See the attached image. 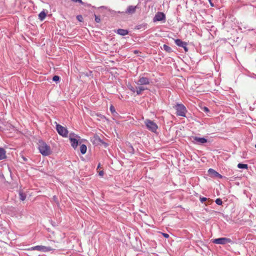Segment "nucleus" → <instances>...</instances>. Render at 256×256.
<instances>
[{
    "label": "nucleus",
    "mask_w": 256,
    "mask_h": 256,
    "mask_svg": "<svg viewBox=\"0 0 256 256\" xmlns=\"http://www.w3.org/2000/svg\"><path fill=\"white\" fill-rule=\"evenodd\" d=\"M38 149L43 156H48L52 153L50 146L42 140H39Z\"/></svg>",
    "instance_id": "obj_1"
},
{
    "label": "nucleus",
    "mask_w": 256,
    "mask_h": 256,
    "mask_svg": "<svg viewBox=\"0 0 256 256\" xmlns=\"http://www.w3.org/2000/svg\"><path fill=\"white\" fill-rule=\"evenodd\" d=\"M144 124L148 130L152 132H156L158 129V126L154 121L149 119H146L144 120Z\"/></svg>",
    "instance_id": "obj_2"
},
{
    "label": "nucleus",
    "mask_w": 256,
    "mask_h": 256,
    "mask_svg": "<svg viewBox=\"0 0 256 256\" xmlns=\"http://www.w3.org/2000/svg\"><path fill=\"white\" fill-rule=\"evenodd\" d=\"M176 110V115L183 117H186V114L187 110L185 106L182 104H177L175 106Z\"/></svg>",
    "instance_id": "obj_3"
},
{
    "label": "nucleus",
    "mask_w": 256,
    "mask_h": 256,
    "mask_svg": "<svg viewBox=\"0 0 256 256\" xmlns=\"http://www.w3.org/2000/svg\"><path fill=\"white\" fill-rule=\"evenodd\" d=\"M80 138V136H78L77 135H76L74 133H70V134L69 139L70 142L71 146L74 149H76L78 144V140L76 138Z\"/></svg>",
    "instance_id": "obj_4"
},
{
    "label": "nucleus",
    "mask_w": 256,
    "mask_h": 256,
    "mask_svg": "<svg viewBox=\"0 0 256 256\" xmlns=\"http://www.w3.org/2000/svg\"><path fill=\"white\" fill-rule=\"evenodd\" d=\"M30 250H38L42 252H48L52 250H54V249L52 248L50 246H36L32 247Z\"/></svg>",
    "instance_id": "obj_5"
},
{
    "label": "nucleus",
    "mask_w": 256,
    "mask_h": 256,
    "mask_svg": "<svg viewBox=\"0 0 256 256\" xmlns=\"http://www.w3.org/2000/svg\"><path fill=\"white\" fill-rule=\"evenodd\" d=\"M56 130L60 135L64 138L68 136V130L66 128L59 124H56Z\"/></svg>",
    "instance_id": "obj_6"
},
{
    "label": "nucleus",
    "mask_w": 256,
    "mask_h": 256,
    "mask_svg": "<svg viewBox=\"0 0 256 256\" xmlns=\"http://www.w3.org/2000/svg\"><path fill=\"white\" fill-rule=\"evenodd\" d=\"M232 241L230 238H220L213 240L212 242L218 244H225L228 243H232Z\"/></svg>",
    "instance_id": "obj_7"
},
{
    "label": "nucleus",
    "mask_w": 256,
    "mask_h": 256,
    "mask_svg": "<svg viewBox=\"0 0 256 256\" xmlns=\"http://www.w3.org/2000/svg\"><path fill=\"white\" fill-rule=\"evenodd\" d=\"M192 142L195 144H202L204 143H206L208 142V140L204 138H199L198 136H192L191 138Z\"/></svg>",
    "instance_id": "obj_8"
},
{
    "label": "nucleus",
    "mask_w": 256,
    "mask_h": 256,
    "mask_svg": "<svg viewBox=\"0 0 256 256\" xmlns=\"http://www.w3.org/2000/svg\"><path fill=\"white\" fill-rule=\"evenodd\" d=\"M150 83V80L148 78L144 76H140L138 80L136 82L138 85H148Z\"/></svg>",
    "instance_id": "obj_9"
},
{
    "label": "nucleus",
    "mask_w": 256,
    "mask_h": 256,
    "mask_svg": "<svg viewBox=\"0 0 256 256\" xmlns=\"http://www.w3.org/2000/svg\"><path fill=\"white\" fill-rule=\"evenodd\" d=\"M91 142L93 143V144H104L106 147L108 146V144L104 142V140H102L98 135L94 136L91 140Z\"/></svg>",
    "instance_id": "obj_10"
},
{
    "label": "nucleus",
    "mask_w": 256,
    "mask_h": 256,
    "mask_svg": "<svg viewBox=\"0 0 256 256\" xmlns=\"http://www.w3.org/2000/svg\"><path fill=\"white\" fill-rule=\"evenodd\" d=\"M175 44L178 46L184 48L185 52L188 51V48L187 47V43L185 42L182 41L180 39H176L174 40Z\"/></svg>",
    "instance_id": "obj_11"
},
{
    "label": "nucleus",
    "mask_w": 256,
    "mask_h": 256,
    "mask_svg": "<svg viewBox=\"0 0 256 256\" xmlns=\"http://www.w3.org/2000/svg\"><path fill=\"white\" fill-rule=\"evenodd\" d=\"M166 19L165 14L162 12H157L154 18V22L162 21Z\"/></svg>",
    "instance_id": "obj_12"
},
{
    "label": "nucleus",
    "mask_w": 256,
    "mask_h": 256,
    "mask_svg": "<svg viewBox=\"0 0 256 256\" xmlns=\"http://www.w3.org/2000/svg\"><path fill=\"white\" fill-rule=\"evenodd\" d=\"M138 8V6H129L126 11V13L129 14H134L136 12V10Z\"/></svg>",
    "instance_id": "obj_13"
},
{
    "label": "nucleus",
    "mask_w": 256,
    "mask_h": 256,
    "mask_svg": "<svg viewBox=\"0 0 256 256\" xmlns=\"http://www.w3.org/2000/svg\"><path fill=\"white\" fill-rule=\"evenodd\" d=\"M208 174L212 176L222 178V176L212 168L208 170Z\"/></svg>",
    "instance_id": "obj_14"
},
{
    "label": "nucleus",
    "mask_w": 256,
    "mask_h": 256,
    "mask_svg": "<svg viewBox=\"0 0 256 256\" xmlns=\"http://www.w3.org/2000/svg\"><path fill=\"white\" fill-rule=\"evenodd\" d=\"M147 89V88H144V86H140L136 88V92L137 95H140L142 93V92Z\"/></svg>",
    "instance_id": "obj_15"
},
{
    "label": "nucleus",
    "mask_w": 256,
    "mask_h": 256,
    "mask_svg": "<svg viewBox=\"0 0 256 256\" xmlns=\"http://www.w3.org/2000/svg\"><path fill=\"white\" fill-rule=\"evenodd\" d=\"M117 34L122 36H124L128 34V31L127 30L118 29L117 30Z\"/></svg>",
    "instance_id": "obj_16"
},
{
    "label": "nucleus",
    "mask_w": 256,
    "mask_h": 256,
    "mask_svg": "<svg viewBox=\"0 0 256 256\" xmlns=\"http://www.w3.org/2000/svg\"><path fill=\"white\" fill-rule=\"evenodd\" d=\"M6 150L2 148H0V160L4 159L6 158Z\"/></svg>",
    "instance_id": "obj_17"
},
{
    "label": "nucleus",
    "mask_w": 256,
    "mask_h": 256,
    "mask_svg": "<svg viewBox=\"0 0 256 256\" xmlns=\"http://www.w3.org/2000/svg\"><path fill=\"white\" fill-rule=\"evenodd\" d=\"M86 150H87V147H86V146L85 144H82L80 145V152L82 154H85L86 153Z\"/></svg>",
    "instance_id": "obj_18"
},
{
    "label": "nucleus",
    "mask_w": 256,
    "mask_h": 256,
    "mask_svg": "<svg viewBox=\"0 0 256 256\" xmlns=\"http://www.w3.org/2000/svg\"><path fill=\"white\" fill-rule=\"evenodd\" d=\"M46 16V14L44 11L41 12L38 14V18L40 20H43Z\"/></svg>",
    "instance_id": "obj_19"
},
{
    "label": "nucleus",
    "mask_w": 256,
    "mask_h": 256,
    "mask_svg": "<svg viewBox=\"0 0 256 256\" xmlns=\"http://www.w3.org/2000/svg\"><path fill=\"white\" fill-rule=\"evenodd\" d=\"M146 28V24H144L138 25L136 26V28L137 30L142 29L144 30Z\"/></svg>",
    "instance_id": "obj_20"
},
{
    "label": "nucleus",
    "mask_w": 256,
    "mask_h": 256,
    "mask_svg": "<svg viewBox=\"0 0 256 256\" xmlns=\"http://www.w3.org/2000/svg\"><path fill=\"white\" fill-rule=\"evenodd\" d=\"M20 198L21 200L24 201L26 200V194L22 192H19Z\"/></svg>",
    "instance_id": "obj_21"
},
{
    "label": "nucleus",
    "mask_w": 256,
    "mask_h": 256,
    "mask_svg": "<svg viewBox=\"0 0 256 256\" xmlns=\"http://www.w3.org/2000/svg\"><path fill=\"white\" fill-rule=\"evenodd\" d=\"M238 167L239 168L247 169L248 168V165L246 164L240 163L238 164Z\"/></svg>",
    "instance_id": "obj_22"
},
{
    "label": "nucleus",
    "mask_w": 256,
    "mask_h": 256,
    "mask_svg": "<svg viewBox=\"0 0 256 256\" xmlns=\"http://www.w3.org/2000/svg\"><path fill=\"white\" fill-rule=\"evenodd\" d=\"M163 48L164 50L168 52H172L171 48L166 44H164Z\"/></svg>",
    "instance_id": "obj_23"
},
{
    "label": "nucleus",
    "mask_w": 256,
    "mask_h": 256,
    "mask_svg": "<svg viewBox=\"0 0 256 256\" xmlns=\"http://www.w3.org/2000/svg\"><path fill=\"white\" fill-rule=\"evenodd\" d=\"M128 88L133 92H136V88L130 84L127 85Z\"/></svg>",
    "instance_id": "obj_24"
},
{
    "label": "nucleus",
    "mask_w": 256,
    "mask_h": 256,
    "mask_svg": "<svg viewBox=\"0 0 256 256\" xmlns=\"http://www.w3.org/2000/svg\"><path fill=\"white\" fill-rule=\"evenodd\" d=\"M216 203L218 205L220 206L222 204V201L220 198H218L216 200Z\"/></svg>",
    "instance_id": "obj_25"
},
{
    "label": "nucleus",
    "mask_w": 256,
    "mask_h": 256,
    "mask_svg": "<svg viewBox=\"0 0 256 256\" xmlns=\"http://www.w3.org/2000/svg\"><path fill=\"white\" fill-rule=\"evenodd\" d=\"M60 78L58 76H54L52 78V80L56 82H58L60 80Z\"/></svg>",
    "instance_id": "obj_26"
},
{
    "label": "nucleus",
    "mask_w": 256,
    "mask_h": 256,
    "mask_svg": "<svg viewBox=\"0 0 256 256\" xmlns=\"http://www.w3.org/2000/svg\"><path fill=\"white\" fill-rule=\"evenodd\" d=\"M94 18H95L96 22L98 23H99L100 22V18L99 16H96V14H94Z\"/></svg>",
    "instance_id": "obj_27"
},
{
    "label": "nucleus",
    "mask_w": 256,
    "mask_h": 256,
    "mask_svg": "<svg viewBox=\"0 0 256 256\" xmlns=\"http://www.w3.org/2000/svg\"><path fill=\"white\" fill-rule=\"evenodd\" d=\"M77 20L80 22H82L83 20V18L81 15H78L76 16Z\"/></svg>",
    "instance_id": "obj_28"
},
{
    "label": "nucleus",
    "mask_w": 256,
    "mask_h": 256,
    "mask_svg": "<svg viewBox=\"0 0 256 256\" xmlns=\"http://www.w3.org/2000/svg\"><path fill=\"white\" fill-rule=\"evenodd\" d=\"M207 200L206 198L202 197L200 198V201L201 202L203 203Z\"/></svg>",
    "instance_id": "obj_29"
},
{
    "label": "nucleus",
    "mask_w": 256,
    "mask_h": 256,
    "mask_svg": "<svg viewBox=\"0 0 256 256\" xmlns=\"http://www.w3.org/2000/svg\"><path fill=\"white\" fill-rule=\"evenodd\" d=\"M72 2H78L81 4H83V2L82 0H71Z\"/></svg>",
    "instance_id": "obj_30"
},
{
    "label": "nucleus",
    "mask_w": 256,
    "mask_h": 256,
    "mask_svg": "<svg viewBox=\"0 0 256 256\" xmlns=\"http://www.w3.org/2000/svg\"><path fill=\"white\" fill-rule=\"evenodd\" d=\"M202 109L205 112H209V109L207 107L204 106Z\"/></svg>",
    "instance_id": "obj_31"
},
{
    "label": "nucleus",
    "mask_w": 256,
    "mask_h": 256,
    "mask_svg": "<svg viewBox=\"0 0 256 256\" xmlns=\"http://www.w3.org/2000/svg\"><path fill=\"white\" fill-rule=\"evenodd\" d=\"M110 110L111 111V112L112 113H113L114 112H115L114 108L112 106H110Z\"/></svg>",
    "instance_id": "obj_32"
},
{
    "label": "nucleus",
    "mask_w": 256,
    "mask_h": 256,
    "mask_svg": "<svg viewBox=\"0 0 256 256\" xmlns=\"http://www.w3.org/2000/svg\"><path fill=\"white\" fill-rule=\"evenodd\" d=\"M163 236L166 238H168L169 237V234L166 233H162V234Z\"/></svg>",
    "instance_id": "obj_33"
},
{
    "label": "nucleus",
    "mask_w": 256,
    "mask_h": 256,
    "mask_svg": "<svg viewBox=\"0 0 256 256\" xmlns=\"http://www.w3.org/2000/svg\"><path fill=\"white\" fill-rule=\"evenodd\" d=\"M104 174V172L102 170L100 171L99 172V175H100V176H103Z\"/></svg>",
    "instance_id": "obj_34"
},
{
    "label": "nucleus",
    "mask_w": 256,
    "mask_h": 256,
    "mask_svg": "<svg viewBox=\"0 0 256 256\" xmlns=\"http://www.w3.org/2000/svg\"><path fill=\"white\" fill-rule=\"evenodd\" d=\"M22 158L24 161L26 162L27 160V158H26L25 157L22 156Z\"/></svg>",
    "instance_id": "obj_35"
},
{
    "label": "nucleus",
    "mask_w": 256,
    "mask_h": 256,
    "mask_svg": "<svg viewBox=\"0 0 256 256\" xmlns=\"http://www.w3.org/2000/svg\"><path fill=\"white\" fill-rule=\"evenodd\" d=\"M209 2H210V5H211L212 6H214L213 4L211 2L210 0H209Z\"/></svg>",
    "instance_id": "obj_36"
},
{
    "label": "nucleus",
    "mask_w": 256,
    "mask_h": 256,
    "mask_svg": "<svg viewBox=\"0 0 256 256\" xmlns=\"http://www.w3.org/2000/svg\"><path fill=\"white\" fill-rule=\"evenodd\" d=\"M53 198L54 200H56L57 198H56V196H53Z\"/></svg>",
    "instance_id": "obj_37"
},
{
    "label": "nucleus",
    "mask_w": 256,
    "mask_h": 256,
    "mask_svg": "<svg viewBox=\"0 0 256 256\" xmlns=\"http://www.w3.org/2000/svg\"><path fill=\"white\" fill-rule=\"evenodd\" d=\"M241 2L243 3L246 0H239Z\"/></svg>",
    "instance_id": "obj_38"
},
{
    "label": "nucleus",
    "mask_w": 256,
    "mask_h": 256,
    "mask_svg": "<svg viewBox=\"0 0 256 256\" xmlns=\"http://www.w3.org/2000/svg\"><path fill=\"white\" fill-rule=\"evenodd\" d=\"M130 148H131V149H132V150H134V148H133V147H132V146H131V147H130Z\"/></svg>",
    "instance_id": "obj_39"
},
{
    "label": "nucleus",
    "mask_w": 256,
    "mask_h": 256,
    "mask_svg": "<svg viewBox=\"0 0 256 256\" xmlns=\"http://www.w3.org/2000/svg\"><path fill=\"white\" fill-rule=\"evenodd\" d=\"M254 146H255V148H256V144H255Z\"/></svg>",
    "instance_id": "obj_40"
},
{
    "label": "nucleus",
    "mask_w": 256,
    "mask_h": 256,
    "mask_svg": "<svg viewBox=\"0 0 256 256\" xmlns=\"http://www.w3.org/2000/svg\"><path fill=\"white\" fill-rule=\"evenodd\" d=\"M255 78H256V77H255Z\"/></svg>",
    "instance_id": "obj_41"
}]
</instances>
